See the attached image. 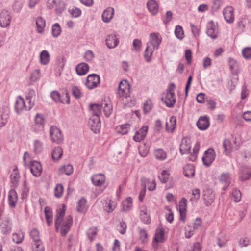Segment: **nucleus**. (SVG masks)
<instances>
[{"mask_svg":"<svg viewBox=\"0 0 251 251\" xmlns=\"http://www.w3.org/2000/svg\"><path fill=\"white\" fill-rule=\"evenodd\" d=\"M66 210L65 204L57 210L55 220V227L56 231L60 230L62 236H65L69 231L73 223V218L71 215H68L64 218Z\"/></svg>","mask_w":251,"mask_h":251,"instance_id":"f257e3e1","label":"nucleus"},{"mask_svg":"<svg viewBox=\"0 0 251 251\" xmlns=\"http://www.w3.org/2000/svg\"><path fill=\"white\" fill-rule=\"evenodd\" d=\"M175 88L176 85L174 83L170 84L167 88L166 94L161 99L168 107H173L176 103V99L174 93Z\"/></svg>","mask_w":251,"mask_h":251,"instance_id":"f03ea898","label":"nucleus"},{"mask_svg":"<svg viewBox=\"0 0 251 251\" xmlns=\"http://www.w3.org/2000/svg\"><path fill=\"white\" fill-rule=\"evenodd\" d=\"M130 84L127 80L121 81L118 86L117 94L121 98L126 99L129 96Z\"/></svg>","mask_w":251,"mask_h":251,"instance_id":"7ed1b4c3","label":"nucleus"},{"mask_svg":"<svg viewBox=\"0 0 251 251\" xmlns=\"http://www.w3.org/2000/svg\"><path fill=\"white\" fill-rule=\"evenodd\" d=\"M100 83V77L99 75L93 74L88 76L85 85L88 89H92L97 87Z\"/></svg>","mask_w":251,"mask_h":251,"instance_id":"20e7f679","label":"nucleus"},{"mask_svg":"<svg viewBox=\"0 0 251 251\" xmlns=\"http://www.w3.org/2000/svg\"><path fill=\"white\" fill-rule=\"evenodd\" d=\"M50 136L53 142L59 144L63 141V137L60 130L55 126L50 127Z\"/></svg>","mask_w":251,"mask_h":251,"instance_id":"39448f33","label":"nucleus"},{"mask_svg":"<svg viewBox=\"0 0 251 251\" xmlns=\"http://www.w3.org/2000/svg\"><path fill=\"white\" fill-rule=\"evenodd\" d=\"M11 15L6 10H3L0 13V26L4 28L8 27L11 21Z\"/></svg>","mask_w":251,"mask_h":251,"instance_id":"423d86ee","label":"nucleus"},{"mask_svg":"<svg viewBox=\"0 0 251 251\" xmlns=\"http://www.w3.org/2000/svg\"><path fill=\"white\" fill-rule=\"evenodd\" d=\"M215 158L214 150L211 148L208 149L204 152L202 158L204 165L209 166L213 162Z\"/></svg>","mask_w":251,"mask_h":251,"instance_id":"0eeeda50","label":"nucleus"},{"mask_svg":"<svg viewBox=\"0 0 251 251\" xmlns=\"http://www.w3.org/2000/svg\"><path fill=\"white\" fill-rule=\"evenodd\" d=\"M161 40L162 38L158 32H153L150 34V41L147 43V45L158 49Z\"/></svg>","mask_w":251,"mask_h":251,"instance_id":"6e6552de","label":"nucleus"},{"mask_svg":"<svg viewBox=\"0 0 251 251\" xmlns=\"http://www.w3.org/2000/svg\"><path fill=\"white\" fill-rule=\"evenodd\" d=\"M9 114L10 111L8 107H0V127H3L5 125L9 118Z\"/></svg>","mask_w":251,"mask_h":251,"instance_id":"1a4fd4ad","label":"nucleus"},{"mask_svg":"<svg viewBox=\"0 0 251 251\" xmlns=\"http://www.w3.org/2000/svg\"><path fill=\"white\" fill-rule=\"evenodd\" d=\"M191 141L190 138H183L180 146V152L181 154H188L190 152L191 148Z\"/></svg>","mask_w":251,"mask_h":251,"instance_id":"9d476101","label":"nucleus"},{"mask_svg":"<svg viewBox=\"0 0 251 251\" xmlns=\"http://www.w3.org/2000/svg\"><path fill=\"white\" fill-rule=\"evenodd\" d=\"M165 230L163 228H157L153 238V247L158 246V243H162L164 241Z\"/></svg>","mask_w":251,"mask_h":251,"instance_id":"9b49d317","label":"nucleus"},{"mask_svg":"<svg viewBox=\"0 0 251 251\" xmlns=\"http://www.w3.org/2000/svg\"><path fill=\"white\" fill-rule=\"evenodd\" d=\"M89 124L92 131L95 133L100 131L101 124L100 117L92 116L90 119Z\"/></svg>","mask_w":251,"mask_h":251,"instance_id":"f8f14e48","label":"nucleus"},{"mask_svg":"<svg viewBox=\"0 0 251 251\" xmlns=\"http://www.w3.org/2000/svg\"><path fill=\"white\" fill-rule=\"evenodd\" d=\"M64 95L66 97L65 100H63L61 98V96L57 91H53L51 93V97L55 102L69 104L70 103V97L69 93L67 92H66Z\"/></svg>","mask_w":251,"mask_h":251,"instance_id":"ddd939ff","label":"nucleus"},{"mask_svg":"<svg viewBox=\"0 0 251 251\" xmlns=\"http://www.w3.org/2000/svg\"><path fill=\"white\" fill-rule=\"evenodd\" d=\"M148 130L147 126H142L138 131H137L133 136V140L137 142H140L143 140L147 135Z\"/></svg>","mask_w":251,"mask_h":251,"instance_id":"4468645a","label":"nucleus"},{"mask_svg":"<svg viewBox=\"0 0 251 251\" xmlns=\"http://www.w3.org/2000/svg\"><path fill=\"white\" fill-rule=\"evenodd\" d=\"M223 15L225 20L229 23L233 22L234 20V10L231 6H227L223 10Z\"/></svg>","mask_w":251,"mask_h":251,"instance_id":"2eb2a0df","label":"nucleus"},{"mask_svg":"<svg viewBox=\"0 0 251 251\" xmlns=\"http://www.w3.org/2000/svg\"><path fill=\"white\" fill-rule=\"evenodd\" d=\"M215 199L214 194L211 190H206L203 191V200L206 206L211 205Z\"/></svg>","mask_w":251,"mask_h":251,"instance_id":"dca6fc26","label":"nucleus"},{"mask_svg":"<svg viewBox=\"0 0 251 251\" xmlns=\"http://www.w3.org/2000/svg\"><path fill=\"white\" fill-rule=\"evenodd\" d=\"M92 183L96 186H101L105 182V176L103 174H97L91 177Z\"/></svg>","mask_w":251,"mask_h":251,"instance_id":"f3484780","label":"nucleus"},{"mask_svg":"<svg viewBox=\"0 0 251 251\" xmlns=\"http://www.w3.org/2000/svg\"><path fill=\"white\" fill-rule=\"evenodd\" d=\"M8 201L10 207L12 208H15L18 201V195L14 189H11L9 191Z\"/></svg>","mask_w":251,"mask_h":251,"instance_id":"a211bd4d","label":"nucleus"},{"mask_svg":"<svg viewBox=\"0 0 251 251\" xmlns=\"http://www.w3.org/2000/svg\"><path fill=\"white\" fill-rule=\"evenodd\" d=\"M30 171L34 176L38 177L41 176L42 168L41 164L38 161H33L31 163Z\"/></svg>","mask_w":251,"mask_h":251,"instance_id":"6ab92c4d","label":"nucleus"},{"mask_svg":"<svg viewBox=\"0 0 251 251\" xmlns=\"http://www.w3.org/2000/svg\"><path fill=\"white\" fill-rule=\"evenodd\" d=\"M114 14V9L112 7L107 8L102 14V19L105 23H108L111 21Z\"/></svg>","mask_w":251,"mask_h":251,"instance_id":"aec40b11","label":"nucleus"},{"mask_svg":"<svg viewBox=\"0 0 251 251\" xmlns=\"http://www.w3.org/2000/svg\"><path fill=\"white\" fill-rule=\"evenodd\" d=\"M11 222L9 218H5L0 225L2 232L4 234H9L12 230Z\"/></svg>","mask_w":251,"mask_h":251,"instance_id":"412c9836","label":"nucleus"},{"mask_svg":"<svg viewBox=\"0 0 251 251\" xmlns=\"http://www.w3.org/2000/svg\"><path fill=\"white\" fill-rule=\"evenodd\" d=\"M144 188L147 187L149 190L153 191L155 189L156 183L154 179L150 180L148 178L143 177L141 179Z\"/></svg>","mask_w":251,"mask_h":251,"instance_id":"4be33fe9","label":"nucleus"},{"mask_svg":"<svg viewBox=\"0 0 251 251\" xmlns=\"http://www.w3.org/2000/svg\"><path fill=\"white\" fill-rule=\"evenodd\" d=\"M187 200L182 198L179 202V211L180 214L181 219L184 220L185 217V212L187 207Z\"/></svg>","mask_w":251,"mask_h":251,"instance_id":"5701e85b","label":"nucleus"},{"mask_svg":"<svg viewBox=\"0 0 251 251\" xmlns=\"http://www.w3.org/2000/svg\"><path fill=\"white\" fill-rule=\"evenodd\" d=\"M119 43V41L114 34L109 35L106 40V44L109 49L116 47Z\"/></svg>","mask_w":251,"mask_h":251,"instance_id":"b1692460","label":"nucleus"},{"mask_svg":"<svg viewBox=\"0 0 251 251\" xmlns=\"http://www.w3.org/2000/svg\"><path fill=\"white\" fill-rule=\"evenodd\" d=\"M198 128L201 130L206 129L209 126V122L207 117H200L197 123Z\"/></svg>","mask_w":251,"mask_h":251,"instance_id":"393cba45","label":"nucleus"},{"mask_svg":"<svg viewBox=\"0 0 251 251\" xmlns=\"http://www.w3.org/2000/svg\"><path fill=\"white\" fill-rule=\"evenodd\" d=\"M89 69V65L87 63H80L76 66L75 70L78 75H83L88 72Z\"/></svg>","mask_w":251,"mask_h":251,"instance_id":"a878e982","label":"nucleus"},{"mask_svg":"<svg viewBox=\"0 0 251 251\" xmlns=\"http://www.w3.org/2000/svg\"><path fill=\"white\" fill-rule=\"evenodd\" d=\"M155 49L154 47L147 44L144 54V57L146 62H150L151 60L152 56Z\"/></svg>","mask_w":251,"mask_h":251,"instance_id":"bb28decb","label":"nucleus"},{"mask_svg":"<svg viewBox=\"0 0 251 251\" xmlns=\"http://www.w3.org/2000/svg\"><path fill=\"white\" fill-rule=\"evenodd\" d=\"M183 174L188 178H192L195 175V167L192 164H188L183 168Z\"/></svg>","mask_w":251,"mask_h":251,"instance_id":"cd10ccee","label":"nucleus"},{"mask_svg":"<svg viewBox=\"0 0 251 251\" xmlns=\"http://www.w3.org/2000/svg\"><path fill=\"white\" fill-rule=\"evenodd\" d=\"M147 7L150 12L152 15H156L158 12V5L154 0H149L147 4Z\"/></svg>","mask_w":251,"mask_h":251,"instance_id":"c85d7f7f","label":"nucleus"},{"mask_svg":"<svg viewBox=\"0 0 251 251\" xmlns=\"http://www.w3.org/2000/svg\"><path fill=\"white\" fill-rule=\"evenodd\" d=\"M20 176L17 168L14 169L13 172L10 175L11 182L14 187H16L19 184Z\"/></svg>","mask_w":251,"mask_h":251,"instance_id":"c756f323","label":"nucleus"},{"mask_svg":"<svg viewBox=\"0 0 251 251\" xmlns=\"http://www.w3.org/2000/svg\"><path fill=\"white\" fill-rule=\"evenodd\" d=\"M15 108L17 113H19L24 109H27L26 106L25 105V100L21 97L19 96L17 98L15 102Z\"/></svg>","mask_w":251,"mask_h":251,"instance_id":"7c9ffc66","label":"nucleus"},{"mask_svg":"<svg viewBox=\"0 0 251 251\" xmlns=\"http://www.w3.org/2000/svg\"><path fill=\"white\" fill-rule=\"evenodd\" d=\"M176 117L172 116L169 121L166 123V130L168 132H173L176 128Z\"/></svg>","mask_w":251,"mask_h":251,"instance_id":"2f4dec72","label":"nucleus"},{"mask_svg":"<svg viewBox=\"0 0 251 251\" xmlns=\"http://www.w3.org/2000/svg\"><path fill=\"white\" fill-rule=\"evenodd\" d=\"M220 181L224 185L223 190H226L230 183V175L228 173H224L221 175Z\"/></svg>","mask_w":251,"mask_h":251,"instance_id":"473e14b6","label":"nucleus"},{"mask_svg":"<svg viewBox=\"0 0 251 251\" xmlns=\"http://www.w3.org/2000/svg\"><path fill=\"white\" fill-rule=\"evenodd\" d=\"M62 154V149L60 147L58 146L57 147H55L52 151V158L54 161H58L61 159Z\"/></svg>","mask_w":251,"mask_h":251,"instance_id":"72a5a7b5","label":"nucleus"},{"mask_svg":"<svg viewBox=\"0 0 251 251\" xmlns=\"http://www.w3.org/2000/svg\"><path fill=\"white\" fill-rule=\"evenodd\" d=\"M224 151L226 155H229L233 150L231 141L228 139H225L223 143Z\"/></svg>","mask_w":251,"mask_h":251,"instance_id":"f704fd0d","label":"nucleus"},{"mask_svg":"<svg viewBox=\"0 0 251 251\" xmlns=\"http://www.w3.org/2000/svg\"><path fill=\"white\" fill-rule=\"evenodd\" d=\"M140 217L141 221L145 224H149L151 222L150 217L146 208L140 210Z\"/></svg>","mask_w":251,"mask_h":251,"instance_id":"c9c22d12","label":"nucleus"},{"mask_svg":"<svg viewBox=\"0 0 251 251\" xmlns=\"http://www.w3.org/2000/svg\"><path fill=\"white\" fill-rule=\"evenodd\" d=\"M37 31H44L46 27V21L42 17H38L36 19Z\"/></svg>","mask_w":251,"mask_h":251,"instance_id":"e433bc0d","label":"nucleus"},{"mask_svg":"<svg viewBox=\"0 0 251 251\" xmlns=\"http://www.w3.org/2000/svg\"><path fill=\"white\" fill-rule=\"evenodd\" d=\"M46 219L49 226L52 223L53 213L51 209L49 207H46L44 210Z\"/></svg>","mask_w":251,"mask_h":251,"instance_id":"4c0bfd02","label":"nucleus"},{"mask_svg":"<svg viewBox=\"0 0 251 251\" xmlns=\"http://www.w3.org/2000/svg\"><path fill=\"white\" fill-rule=\"evenodd\" d=\"M77 210L79 212L85 213L87 210V201L84 198L81 199L78 203Z\"/></svg>","mask_w":251,"mask_h":251,"instance_id":"58836bf2","label":"nucleus"},{"mask_svg":"<svg viewBox=\"0 0 251 251\" xmlns=\"http://www.w3.org/2000/svg\"><path fill=\"white\" fill-rule=\"evenodd\" d=\"M60 174H65L67 175H70L73 172V167L71 164L63 165L59 168Z\"/></svg>","mask_w":251,"mask_h":251,"instance_id":"ea45409f","label":"nucleus"},{"mask_svg":"<svg viewBox=\"0 0 251 251\" xmlns=\"http://www.w3.org/2000/svg\"><path fill=\"white\" fill-rule=\"evenodd\" d=\"M36 126H38L41 130L43 129L45 123L44 117L42 114H37L35 117Z\"/></svg>","mask_w":251,"mask_h":251,"instance_id":"a19ab883","label":"nucleus"},{"mask_svg":"<svg viewBox=\"0 0 251 251\" xmlns=\"http://www.w3.org/2000/svg\"><path fill=\"white\" fill-rule=\"evenodd\" d=\"M90 109L92 111L93 116L100 117L101 113V104H92L90 105Z\"/></svg>","mask_w":251,"mask_h":251,"instance_id":"79ce46f5","label":"nucleus"},{"mask_svg":"<svg viewBox=\"0 0 251 251\" xmlns=\"http://www.w3.org/2000/svg\"><path fill=\"white\" fill-rule=\"evenodd\" d=\"M101 108L103 109V112L105 116L108 117L112 112V104L104 101L101 103Z\"/></svg>","mask_w":251,"mask_h":251,"instance_id":"37998d69","label":"nucleus"},{"mask_svg":"<svg viewBox=\"0 0 251 251\" xmlns=\"http://www.w3.org/2000/svg\"><path fill=\"white\" fill-rule=\"evenodd\" d=\"M24 238V234L21 231L14 233L12 235V240L16 244L21 243Z\"/></svg>","mask_w":251,"mask_h":251,"instance_id":"c03bdc74","label":"nucleus"},{"mask_svg":"<svg viewBox=\"0 0 251 251\" xmlns=\"http://www.w3.org/2000/svg\"><path fill=\"white\" fill-rule=\"evenodd\" d=\"M68 11L69 14L73 17L77 18L79 17L82 13L81 10L75 6H70L69 8Z\"/></svg>","mask_w":251,"mask_h":251,"instance_id":"a18cd8bd","label":"nucleus"},{"mask_svg":"<svg viewBox=\"0 0 251 251\" xmlns=\"http://www.w3.org/2000/svg\"><path fill=\"white\" fill-rule=\"evenodd\" d=\"M154 153L155 157L158 160H163L167 157V153L162 149L155 150Z\"/></svg>","mask_w":251,"mask_h":251,"instance_id":"49530a36","label":"nucleus"},{"mask_svg":"<svg viewBox=\"0 0 251 251\" xmlns=\"http://www.w3.org/2000/svg\"><path fill=\"white\" fill-rule=\"evenodd\" d=\"M200 148V144L197 142L193 149V153L189 156V160L192 161H195L197 158V154L199 152Z\"/></svg>","mask_w":251,"mask_h":251,"instance_id":"de8ad7c7","label":"nucleus"},{"mask_svg":"<svg viewBox=\"0 0 251 251\" xmlns=\"http://www.w3.org/2000/svg\"><path fill=\"white\" fill-rule=\"evenodd\" d=\"M40 62L43 65H46L50 60V55L47 50H43L40 55Z\"/></svg>","mask_w":251,"mask_h":251,"instance_id":"09e8293b","label":"nucleus"},{"mask_svg":"<svg viewBox=\"0 0 251 251\" xmlns=\"http://www.w3.org/2000/svg\"><path fill=\"white\" fill-rule=\"evenodd\" d=\"M159 180L162 183H166L169 181L170 177V173L168 171L163 170L161 173L160 176H158Z\"/></svg>","mask_w":251,"mask_h":251,"instance_id":"8fccbe9b","label":"nucleus"},{"mask_svg":"<svg viewBox=\"0 0 251 251\" xmlns=\"http://www.w3.org/2000/svg\"><path fill=\"white\" fill-rule=\"evenodd\" d=\"M30 236L33 240V243L41 241L39 231L35 228H33L30 232Z\"/></svg>","mask_w":251,"mask_h":251,"instance_id":"3c124183","label":"nucleus"},{"mask_svg":"<svg viewBox=\"0 0 251 251\" xmlns=\"http://www.w3.org/2000/svg\"><path fill=\"white\" fill-rule=\"evenodd\" d=\"M229 65L232 73L237 74L238 70V65L236 61L232 58H229L228 60Z\"/></svg>","mask_w":251,"mask_h":251,"instance_id":"603ef678","label":"nucleus"},{"mask_svg":"<svg viewBox=\"0 0 251 251\" xmlns=\"http://www.w3.org/2000/svg\"><path fill=\"white\" fill-rule=\"evenodd\" d=\"M130 125L128 124H124L117 127V131L122 135H125L128 133Z\"/></svg>","mask_w":251,"mask_h":251,"instance_id":"864d4df0","label":"nucleus"},{"mask_svg":"<svg viewBox=\"0 0 251 251\" xmlns=\"http://www.w3.org/2000/svg\"><path fill=\"white\" fill-rule=\"evenodd\" d=\"M98 229L96 228H89L87 232V236L90 242H92L97 234Z\"/></svg>","mask_w":251,"mask_h":251,"instance_id":"5fc2aeb1","label":"nucleus"},{"mask_svg":"<svg viewBox=\"0 0 251 251\" xmlns=\"http://www.w3.org/2000/svg\"><path fill=\"white\" fill-rule=\"evenodd\" d=\"M207 29L209 31H215L219 29L218 23L213 21H210L207 24Z\"/></svg>","mask_w":251,"mask_h":251,"instance_id":"6e6d98bb","label":"nucleus"},{"mask_svg":"<svg viewBox=\"0 0 251 251\" xmlns=\"http://www.w3.org/2000/svg\"><path fill=\"white\" fill-rule=\"evenodd\" d=\"M64 188L61 184H57L54 189V196L57 198H60L62 196Z\"/></svg>","mask_w":251,"mask_h":251,"instance_id":"4d7b16f0","label":"nucleus"},{"mask_svg":"<svg viewBox=\"0 0 251 251\" xmlns=\"http://www.w3.org/2000/svg\"><path fill=\"white\" fill-rule=\"evenodd\" d=\"M42 143L38 140H35L34 143V151L35 153H39L42 151Z\"/></svg>","mask_w":251,"mask_h":251,"instance_id":"13d9d810","label":"nucleus"},{"mask_svg":"<svg viewBox=\"0 0 251 251\" xmlns=\"http://www.w3.org/2000/svg\"><path fill=\"white\" fill-rule=\"evenodd\" d=\"M115 203L111 200H110L108 202L105 204L104 209L106 211L109 213L112 212L115 208Z\"/></svg>","mask_w":251,"mask_h":251,"instance_id":"bf43d9fd","label":"nucleus"},{"mask_svg":"<svg viewBox=\"0 0 251 251\" xmlns=\"http://www.w3.org/2000/svg\"><path fill=\"white\" fill-rule=\"evenodd\" d=\"M32 251H44V248L41 241L32 244Z\"/></svg>","mask_w":251,"mask_h":251,"instance_id":"052dcab7","label":"nucleus"},{"mask_svg":"<svg viewBox=\"0 0 251 251\" xmlns=\"http://www.w3.org/2000/svg\"><path fill=\"white\" fill-rule=\"evenodd\" d=\"M241 193L240 190L234 189L232 192V196L234 199V201L235 202H239L241 198Z\"/></svg>","mask_w":251,"mask_h":251,"instance_id":"680f3d73","label":"nucleus"},{"mask_svg":"<svg viewBox=\"0 0 251 251\" xmlns=\"http://www.w3.org/2000/svg\"><path fill=\"white\" fill-rule=\"evenodd\" d=\"M127 228L126 224L124 221L120 222L119 224L117 226V230L122 234H124L126 232Z\"/></svg>","mask_w":251,"mask_h":251,"instance_id":"e2e57ef3","label":"nucleus"},{"mask_svg":"<svg viewBox=\"0 0 251 251\" xmlns=\"http://www.w3.org/2000/svg\"><path fill=\"white\" fill-rule=\"evenodd\" d=\"M152 107V101L151 100H147L144 103L143 110L145 113H149L151 110Z\"/></svg>","mask_w":251,"mask_h":251,"instance_id":"0e129e2a","label":"nucleus"},{"mask_svg":"<svg viewBox=\"0 0 251 251\" xmlns=\"http://www.w3.org/2000/svg\"><path fill=\"white\" fill-rule=\"evenodd\" d=\"M195 229L193 227L191 226H188L185 227V237L187 238H190L193 234H194V231Z\"/></svg>","mask_w":251,"mask_h":251,"instance_id":"69168bd1","label":"nucleus"},{"mask_svg":"<svg viewBox=\"0 0 251 251\" xmlns=\"http://www.w3.org/2000/svg\"><path fill=\"white\" fill-rule=\"evenodd\" d=\"M242 55L246 59L251 58V48L246 47L242 50Z\"/></svg>","mask_w":251,"mask_h":251,"instance_id":"338daca9","label":"nucleus"},{"mask_svg":"<svg viewBox=\"0 0 251 251\" xmlns=\"http://www.w3.org/2000/svg\"><path fill=\"white\" fill-rule=\"evenodd\" d=\"M40 76V70H35L32 72L30 79L32 81H36Z\"/></svg>","mask_w":251,"mask_h":251,"instance_id":"774afa93","label":"nucleus"}]
</instances>
